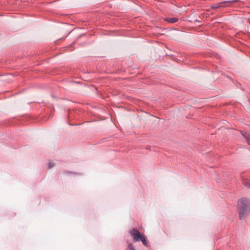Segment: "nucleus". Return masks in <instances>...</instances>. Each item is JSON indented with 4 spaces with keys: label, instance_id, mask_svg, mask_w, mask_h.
<instances>
[{
    "label": "nucleus",
    "instance_id": "1a4fd4ad",
    "mask_svg": "<svg viewBox=\"0 0 250 250\" xmlns=\"http://www.w3.org/2000/svg\"><path fill=\"white\" fill-rule=\"evenodd\" d=\"M54 166V164L52 162H50L48 163V167L49 168H52Z\"/></svg>",
    "mask_w": 250,
    "mask_h": 250
},
{
    "label": "nucleus",
    "instance_id": "0eeeda50",
    "mask_svg": "<svg viewBox=\"0 0 250 250\" xmlns=\"http://www.w3.org/2000/svg\"><path fill=\"white\" fill-rule=\"evenodd\" d=\"M140 241H141L143 243V244L145 245V246H146L147 245V242H146V238H145V236L144 235H143V236H142L141 237V239H140Z\"/></svg>",
    "mask_w": 250,
    "mask_h": 250
},
{
    "label": "nucleus",
    "instance_id": "f03ea898",
    "mask_svg": "<svg viewBox=\"0 0 250 250\" xmlns=\"http://www.w3.org/2000/svg\"><path fill=\"white\" fill-rule=\"evenodd\" d=\"M131 236L133 237L134 242H138L141 239L142 236L144 235H141L140 232L136 229H133L129 231Z\"/></svg>",
    "mask_w": 250,
    "mask_h": 250
},
{
    "label": "nucleus",
    "instance_id": "f257e3e1",
    "mask_svg": "<svg viewBox=\"0 0 250 250\" xmlns=\"http://www.w3.org/2000/svg\"><path fill=\"white\" fill-rule=\"evenodd\" d=\"M239 208V217L242 219L246 217L250 209V203L246 198L241 199L238 203Z\"/></svg>",
    "mask_w": 250,
    "mask_h": 250
},
{
    "label": "nucleus",
    "instance_id": "39448f33",
    "mask_svg": "<svg viewBox=\"0 0 250 250\" xmlns=\"http://www.w3.org/2000/svg\"><path fill=\"white\" fill-rule=\"evenodd\" d=\"M169 23H175L177 21L178 19L177 18H169L166 19Z\"/></svg>",
    "mask_w": 250,
    "mask_h": 250
},
{
    "label": "nucleus",
    "instance_id": "7ed1b4c3",
    "mask_svg": "<svg viewBox=\"0 0 250 250\" xmlns=\"http://www.w3.org/2000/svg\"><path fill=\"white\" fill-rule=\"evenodd\" d=\"M233 1H224L219 3L213 4L211 6V7L213 9H217L222 7L228 6L231 4Z\"/></svg>",
    "mask_w": 250,
    "mask_h": 250
},
{
    "label": "nucleus",
    "instance_id": "6e6552de",
    "mask_svg": "<svg viewBox=\"0 0 250 250\" xmlns=\"http://www.w3.org/2000/svg\"><path fill=\"white\" fill-rule=\"evenodd\" d=\"M128 248L129 250H135V249L134 248L133 246L131 244H129L128 245Z\"/></svg>",
    "mask_w": 250,
    "mask_h": 250
},
{
    "label": "nucleus",
    "instance_id": "20e7f679",
    "mask_svg": "<svg viewBox=\"0 0 250 250\" xmlns=\"http://www.w3.org/2000/svg\"><path fill=\"white\" fill-rule=\"evenodd\" d=\"M241 133L242 135L243 136V137L246 140L248 144L250 145V135L247 132L243 133V132H241Z\"/></svg>",
    "mask_w": 250,
    "mask_h": 250
},
{
    "label": "nucleus",
    "instance_id": "423d86ee",
    "mask_svg": "<svg viewBox=\"0 0 250 250\" xmlns=\"http://www.w3.org/2000/svg\"><path fill=\"white\" fill-rule=\"evenodd\" d=\"M243 184L245 186H246L249 188H250V181H249L247 180H245L243 182Z\"/></svg>",
    "mask_w": 250,
    "mask_h": 250
}]
</instances>
